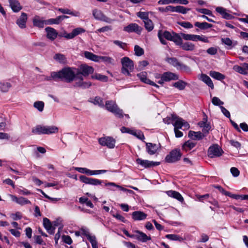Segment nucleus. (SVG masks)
<instances>
[{"label":"nucleus","instance_id":"obj_1","mask_svg":"<svg viewBox=\"0 0 248 248\" xmlns=\"http://www.w3.org/2000/svg\"><path fill=\"white\" fill-rule=\"evenodd\" d=\"M75 69L74 68L68 67L57 72L58 79L63 80L68 83H70L75 79L76 80L77 76L74 71Z\"/></svg>","mask_w":248,"mask_h":248},{"label":"nucleus","instance_id":"obj_2","mask_svg":"<svg viewBox=\"0 0 248 248\" xmlns=\"http://www.w3.org/2000/svg\"><path fill=\"white\" fill-rule=\"evenodd\" d=\"M172 119L176 120V121L173 124L174 126V131L176 138H181L183 136L182 132L179 130V129L183 130L188 129L189 127V124L183 120L182 118L177 117L176 116H172Z\"/></svg>","mask_w":248,"mask_h":248},{"label":"nucleus","instance_id":"obj_3","mask_svg":"<svg viewBox=\"0 0 248 248\" xmlns=\"http://www.w3.org/2000/svg\"><path fill=\"white\" fill-rule=\"evenodd\" d=\"M59 131L58 127L54 125H38L32 129V132L35 134H53L57 133Z\"/></svg>","mask_w":248,"mask_h":248},{"label":"nucleus","instance_id":"obj_4","mask_svg":"<svg viewBox=\"0 0 248 248\" xmlns=\"http://www.w3.org/2000/svg\"><path fill=\"white\" fill-rule=\"evenodd\" d=\"M105 107L107 110L114 114L116 117L120 118L123 117V110L118 107L115 101L113 100L107 101Z\"/></svg>","mask_w":248,"mask_h":248},{"label":"nucleus","instance_id":"obj_5","mask_svg":"<svg viewBox=\"0 0 248 248\" xmlns=\"http://www.w3.org/2000/svg\"><path fill=\"white\" fill-rule=\"evenodd\" d=\"M122 73L126 76H131L130 72L134 69L133 62L128 57H124L121 59Z\"/></svg>","mask_w":248,"mask_h":248},{"label":"nucleus","instance_id":"obj_6","mask_svg":"<svg viewBox=\"0 0 248 248\" xmlns=\"http://www.w3.org/2000/svg\"><path fill=\"white\" fill-rule=\"evenodd\" d=\"M182 155L179 149L172 150L165 157V160L168 163H174L180 159Z\"/></svg>","mask_w":248,"mask_h":248},{"label":"nucleus","instance_id":"obj_7","mask_svg":"<svg viewBox=\"0 0 248 248\" xmlns=\"http://www.w3.org/2000/svg\"><path fill=\"white\" fill-rule=\"evenodd\" d=\"M166 61L178 70H183L186 72L189 71V68L188 66L179 62V61L175 58H166Z\"/></svg>","mask_w":248,"mask_h":248},{"label":"nucleus","instance_id":"obj_8","mask_svg":"<svg viewBox=\"0 0 248 248\" xmlns=\"http://www.w3.org/2000/svg\"><path fill=\"white\" fill-rule=\"evenodd\" d=\"M223 153V150L217 144H214L210 146L208 150V155L210 158L219 157Z\"/></svg>","mask_w":248,"mask_h":248},{"label":"nucleus","instance_id":"obj_9","mask_svg":"<svg viewBox=\"0 0 248 248\" xmlns=\"http://www.w3.org/2000/svg\"><path fill=\"white\" fill-rule=\"evenodd\" d=\"M179 79V76L175 73L171 72H166L162 74V79L158 81V83L163 84L165 82L176 80Z\"/></svg>","mask_w":248,"mask_h":248},{"label":"nucleus","instance_id":"obj_10","mask_svg":"<svg viewBox=\"0 0 248 248\" xmlns=\"http://www.w3.org/2000/svg\"><path fill=\"white\" fill-rule=\"evenodd\" d=\"M99 144L103 146H107L108 148L113 149L115 145V140L110 137H104L98 139Z\"/></svg>","mask_w":248,"mask_h":248},{"label":"nucleus","instance_id":"obj_11","mask_svg":"<svg viewBox=\"0 0 248 248\" xmlns=\"http://www.w3.org/2000/svg\"><path fill=\"white\" fill-rule=\"evenodd\" d=\"M94 69L93 67L87 65L86 64H82L79 67V71L77 72V76L87 77L90 74L93 73Z\"/></svg>","mask_w":248,"mask_h":248},{"label":"nucleus","instance_id":"obj_12","mask_svg":"<svg viewBox=\"0 0 248 248\" xmlns=\"http://www.w3.org/2000/svg\"><path fill=\"white\" fill-rule=\"evenodd\" d=\"M93 15L95 18L105 22L107 23L111 24L114 19H112L109 17H107L103 14V13L100 10H94L93 11Z\"/></svg>","mask_w":248,"mask_h":248},{"label":"nucleus","instance_id":"obj_13","mask_svg":"<svg viewBox=\"0 0 248 248\" xmlns=\"http://www.w3.org/2000/svg\"><path fill=\"white\" fill-rule=\"evenodd\" d=\"M79 180L86 184L91 185L93 186H97L100 185L103 182L102 181H101L97 179L89 178L84 175H81L79 177Z\"/></svg>","mask_w":248,"mask_h":248},{"label":"nucleus","instance_id":"obj_14","mask_svg":"<svg viewBox=\"0 0 248 248\" xmlns=\"http://www.w3.org/2000/svg\"><path fill=\"white\" fill-rule=\"evenodd\" d=\"M137 77L140 78L141 82L145 84L155 86L157 88L159 87L158 85L147 78V73L146 72H141L138 74Z\"/></svg>","mask_w":248,"mask_h":248},{"label":"nucleus","instance_id":"obj_15","mask_svg":"<svg viewBox=\"0 0 248 248\" xmlns=\"http://www.w3.org/2000/svg\"><path fill=\"white\" fill-rule=\"evenodd\" d=\"M75 86L80 87L82 89L88 88L92 85V83L90 81H83V78L82 76H77Z\"/></svg>","mask_w":248,"mask_h":248},{"label":"nucleus","instance_id":"obj_16","mask_svg":"<svg viewBox=\"0 0 248 248\" xmlns=\"http://www.w3.org/2000/svg\"><path fill=\"white\" fill-rule=\"evenodd\" d=\"M136 162L137 164L140 165L144 168H150L156 166L160 164L159 162H154L149 161L148 160H142L140 158L137 159Z\"/></svg>","mask_w":248,"mask_h":248},{"label":"nucleus","instance_id":"obj_17","mask_svg":"<svg viewBox=\"0 0 248 248\" xmlns=\"http://www.w3.org/2000/svg\"><path fill=\"white\" fill-rule=\"evenodd\" d=\"M160 148L159 144L146 142V149L147 152L150 155L156 154Z\"/></svg>","mask_w":248,"mask_h":248},{"label":"nucleus","instance_id":"obj_18","mask_svg":"<svg viewBox=\"0 0 248 248\" xmlns=\"http://www.w3.org/2000/svg\"><path fill=\"white\" fill-rule=\"evenodd\" d=\"M233 69L240 74L247 75L248 73V63H243L241 65H234Z\"/></svg>","mask_w":248,"mask_h":248},{"label":"nucleus","instance_id":"obj_19","mask_svg":"<svg viewBox=\"0 0 248 248\" xmlns=\"http://www.w3.org/2000/svg\"><path fill=\"white\" fill-rule=\"evenodd\" d=\"M27 15L25 13H22L20 16L17 19L16 24L21 29L25 28L27 21Z\"/></svg>","mask_w":248,"mask_h":248},{"label":"nucleus","instance_id":"obj_20","mask_svg":"<svg viewBox=\"0 0 248 248\" xmlns=\"http://www.w3.org/2000/svg\"><path fill=\"white\" fill-rule=\"evenodd\" d=\"M216 11L222 16V17L226 19H231L233 18V16L227 13V10L222 7H217L216 8Z\"/></svg>","mask_w":248,"mask_h":248},{"label":"nucleus","instance_id":"obj_21","mask_svg":"<svg viewBox=\"0 0 248 248\" xmlns=\"http://www.w3.org/2000/svg\"><path fill=\"white\" fill-rule=\"evenodd\" d=\"M147 217V215L146 214L140 211H134L132 213V217L133 219L136 221L145 220Z\"/></svg>","mask_w":248,"mask_h":248},{"label":"nucleus","instance_id":"obj_22","mask_svg":"<svg viewBox=\"0 0 248 248\" xmlns=\"http://www.w3.org/2000/svg\"><path fill=\"white\" fill-rule=\"evenodd\" d=\"M43 226L49 234H54L55 228L52 226L50 221L47 218H43Z\"/></svg>","mask_w":248,"mask_h":248},{"label":"nucleus","instance_id":"obj_23","mask_svg":"<svg viewBox=\"0 0 248 248\" xmlns=\"http://www.w3.org/2000/svg\"><path fill=\"white\" fill-rule=\"evenodd\" d=\"M188 137L193 140H199L202 139L205 136L201 132L190 131L188 134Z\"/></svg>","mask_w":248,"mask_h":248},{"label":"nucleus","instance_id":"obj_24","mask_svg":"<svg viewBox=\"0 0 248 248\" xmlns=\"http://www.w3.org/2000/svg\"><path fill=\"white\" fill-rule=\"evenodd\" d=\"M141 30V28L136 23H131L124 28V31L128 32H136L139 33Z\"/></svg>","mask_w":248,"mask_h":248},{"label":"nucleus","instance_id":"obj_25","mask_svg":"<svg viewBox=\"0 0 248 248\" xmlns=\"http://www.w3.org/2000/svg\"><path fill=\"white\" fill-rule=\"evenodd\" d=\"M9 2L11 9L15 13L18 12L22 8V6L17 0H9Z\"/></svg>","mask_w":248,"mask_h":248},{"label":"nucleus","instance_id":"obj_26","mask_svg":"<svg viewBox=\"0 0 248 248\" xmlns=\"http://www.w3.org/2000/svg\"><path fill=\"white\" fill-rule=\"evenodd\" d=\"M47 33V37L51 40H54L58 35V32L53 28L47 27L45 29Z\"/></svg>","mask_w":248,"mask_h":248},{"label":"nucleus","instance_id":"obj_27","mask_svg":"<svg viewBox=\"0 0 248 248\" xmlns=\"http://www.w3.org/2000/svg\"><path fill=\"white\" fill-rule=\"evenodd\" d=\"M68 16H60L56 18H51L46 20L47 24H59L65 18H68Z\"/></svg>","mask_w":248,"mask_h":248},{"label":"nucleus","instance_id":"obj_28","mask_svg":"<svg viewBox=\"0 0 248 248\" xmlns=\"http://www.w3.org/2000/svg\"><path fill=\"white\" fill-rule=\"evenodd\" d=\"M135 238L142 242H146L151 239L150 236H147L145 233L139 231H135Z\"/></svg>","mask_w":248,"mask_h":248},{"label":"nucleus","instance_id":"obj_29","mask_svg":"<svg viewBox=\"0 0 248 248\" xmlns=\"http://www.w3.org/2000/svg\"><path fill=\"white\" fill-rule=\"evenodd\" d=\"M166 192L169 197L175 198L181 202H183L184 201V199L181 194L177 191L169 190Z\"/></svg>","mask_w":248,"mask_h":248},{"label":"nucleus","instance_id":"obj_30","mask_svg":"<svg viewBox=\"0 0 248 248\" xmlns=\"http://www.w3.org/2000/svg\"><path fill=\"white\" fill-rule=\"evenodd\" d=\"M84 54L85 57L90 60H91V61L95 62H100V56H97L96 55L93 54L92 52L87 51H86L84 52Z\"/></svg>","mask_w":248,"mask_h":248},{"label":"nucleus","instance_id":"obj_31","mask_svg":"<svg viewBox=\"0 0 248 248\" xmlns=\"http://www.w3.org/2000/svg\"><path fill=\"white\" fill-rule=\"evenodd\" d=\"M89 101L95 105H98L101 108L105 107L103 99L100 97L96 96L94 98H91Z\"/></svg>","mask_w":248,"mask_h":248},{"label":"nucleus","instance_id":"obj_32","mask_svg":"<svg viewBox=\"0 0 248 248\" xmlns=\"http://www.w3.org/2000/svg\"><path fill=\"white\" fill-rule=\"evenodd\" d=\"M33 25L39 28H43L45 24L46 23V21L41 19L38 16H35L33 19Z\"/></svg>","mask_w":248,"mask_h":248},{"label":"nucleus","instance_id":"obj_33","mask_svg":"<svg viewBox=\"0 0 248 248\" xmlns=\"http://www.w3.org/2000/svg\"><path fill=\"white\" fill-rule=\"evenodd\" d=\"M200 79L212 89H214V84L210 77L205 74H202Z\"/></svg>","mask_w":248,"mask_h":248},{"label":"nucleus","instance_id":"obj_34","mask_svg":"<svg viewBox=\"0 0 248 248\" xmlns=\"http://www.w3.org/2000/svg\"><path fill=\"white\" fill-rule=\"evenodd\" d=\"M181 34L176 33L173 32V35L171 41H173L176 45L180 46L182 45V39Z\"/></svg>","mask_w":248,"mask_h":248},{"label":"nucleus","instance_id":"obj_35","mask_svg":"<svg viewBox=\"0 0 248 248\" xmlns=\"http://www.w3.org/2000/svg\"><path fill=\"white\" fill-rule=\"evenodd\" d=\"M196 143L195 142H193L191 140H188L185 142L182 146V149L183 150L187 152L192 148H193Z\"/></svg>","mask_w":248,"mask_h":248},{"label":"nucleus","instance_id":"obj_36","mask_svg":"<svg viewBox=\"0 0 248 248\" xmlns=\"http://www.w3.org/2000/svg\"><path fill=\"white\" fill-rule=\"evenodd\" d=\"M210 76L216 79L221 80L225 78V76L218 72L211 71L209 73Z\"/></svg>","mask_w":248,"mask_h":248},{"label":"nucleus","instance_id":"obj_37","mask_svg":"<svg viewBox=\"0 0 248 248\" xmlns=\"http://www.w3.org/2000/svg\"><path fill=\"white\" fill-rule=\"evenodd\" d=\"M53 58L55 60L61 63H66L67 60L65 56L62 54L58 53L55 54Z\"/></svg>","mask_w":248,"mask_h":248},{"label":"nucleus","instance_id":"obj_38","mask_svg":"<svg viewBox=\"0 0 248 248\" xmlns=\"http://www.w3.org/2000/svg\"><path fill=\"white\" fill-rule=\"evenodd\" d=\"M11 87L12 85L10 82H0V90L3 93L7 92Z\"/></svg>","mask_w":248,"mask_h":248},{"label":"nucleus","instance_id":"obj_39","mask_svg":"<svg viewBox=\"0 0 248 248\" xmlns=\"http://www.w3.org/2000/svg\"><path fill=\"white\" fill-rule=\"evenodd\" d=\"M180 46L183 50L186 51H192L195 48L194 45L190 42H186L184 44L182 43V45H181Z\"/></svg>","mask_w":248,"mask_h":248},{"label":"nucleus","instance_id":"obj_40","mask_svg":"<svg viewBox=\"0 0 248 248\" xmlns=\"http://www.w3.org/2000/svg\"><path fill=\"white\" fill-rule=\"evenodd\" d=\"M195 26L202 30L207 29L211 28L213 26L212 24H209L205 22L202 23L196 22L195 23Z\"/></svg>","mask_w":248,"mask_h":248},{"label":"nucleus","instance_id":"obj_41","mask_svg":"<svg viewBox=\"0 0 248 248\" xmlns=\"http://www.w3.org/2000/svg\"><path fill=\"white\" fill-rule=\"evenodd\" d=\"M92 78L103 82H107L108 80V77L98 73L92 76Z\"/></svg>","mask_w":248,"mask_h":248},{"label":"nucleus","instance_id":"obj_42","mask_svg":"<svg viewBox=\"0 0 248 248\" xmlns=\"http://www.w3.org/2000/svg\"><path fill=\"white\" fill-rule=\"evenodd\" d=\"M181 35L182 38L185 40L196 41L197 35H196V34H185V33H181Z\"/></svg>","mask_w":248,"mask_h":248},{"label":"nucleus","instance_id":"obj_43","mask_svg":"<svg viewBox=\"0 0 248 248\" xmlns=\"http://www.w3.org/2000/svg\"><path fill=\"white\" fill-rule=\"evenodd\" d=\"M107 171V170H92L87 168L85 174H87L89 175H94L104 173Z\"/></svg>","mask_w":248,"mask_h":248},{"label":"nucleus","instance_id":"obj_44","mask_svg":"<svg viewBox=\"0 0 248 248\" xmlns=\"http://www.w3.org/2000/svg\"><path fill=\"white\" fill-rule=\"evenodd\" d=\"M187 83L183 80H179L175 82L173 86L180 90L185 89Z\"/></svg>","mask_w":248,"mask_h":248},{"label":"nucleus","instance_id":"obj_45","mask_svg":"<svg viewBox=\"0 0 248 248\" xmlns=\"http://www.w3.org/2000/svg\"><path fill=\"white\" fill-rule=\"evenodd\" d=\"M85 30L84 29L82 28H77L76 29H74L71 32V35L72 36V39L74 38L76 36L78 35V34H80L82 33H84L85 32Z\"/></svg>","mask_w":248,"mask_h":248},{"label":"nucleus","instance_id":"obj_46","mask_svg":"<svg viewBox=\"0 0 248 248\" xmlns=\"http://www.w3.org/2000/svg\"><path fill=\"white\" fill-rule=\"evenodd\" d=\"M158 32H160L161 35L167 40L171 41L173 35V32L170 33L168 31H162L160 30Z\"/></svg>","mask_w":248,"mask_h":248},{"label":"nucleus","instance_id":"obj_47","mask_svg":"<svg viewBox=\"0 0 248 248\" xmlns=\"http://www.w3.org/2000/svg\"><path fill=\"white\" fill-rule=\"evenodd\" d=\"M56 10H58L59 11H60V12H61L62 14H68V15H72L73 16H78V12H76V13H75L74 12L71 11V10H70L69 9H67V8H65V9L56 8Z\"/></svg>","mask_w":248,"mask_h":248},{"label":"nucleus","instance_id":"obj_48","mask_svg":"<svg viewBox=\"0 0 248 248\" xmlns=\"http://www.w3.org/2000/svg\"><path fill=\"white\" fill-rule=\"evenodd\" d=\"M145 27L148 31H151L154 29L153 22L149 19L144 21Z\"/></svg>","mask_w":248,"mask_h":248},{"label":"nucleus","instance_id":"obj_49","mask_svg":"<svg viewBox=\"0 0 248 248\" xmlns=\"http://www.w3.org/2000/svg\"><path fill=\"white\" fill-rule=\"evenodd\" d=\"M102 61L107 64H114V60L113 58L108 56H100V61Z\"/></svg>","mask_w":248,"mask_h":248},{"label":"nucleus","instance_id":"obj_50","mask_svg":"<svg viewBox=\"0 0 248 248\" xmlns=\"http://www.w3.org/2000/svg\"><path fill=\"white\" fill-rule=\"evenodd\" d=\"M87 239L91 243L93 248H97V242L96 241V237L94 235H91Z\"/></svg>","mask_w":248,"mask_h":248},{"label":"nucleus","instance_id":"obj_51","mask_svg":"<svg viewBox=\"0 0 248 248\" xmlns=\"http://www.w3.org/2000/svg\"><path fill=\"white\" fill-rule=\"evenodd\" d=\"M189 10V9H186L182 6H177L175 7L174 12L185 14H186Z\"/></svg>","mask_w":248,"mask_h":248},{"label":"nucleus","instance_id":"obj_52","mask_svg":"<svg viewBox=\"0 0 248 248\" xmlns=\"http://www.w3.org/2000/svg\"><path fill=\"white\" fill-rule=\"evenodd\" d=\"M58 74L57 72H52L50 74V76H46L44 78V80L51 81L52 80H56L58 79Z\"/></svg>","mask_w":248,"mask_h":248},{"label":"nucleus","instance_id":"obj_53","mask_svg":"<svg viewBox=\"0 0 248 248\" xmlns=\"http://www.w3.org/2000/svg\"><path fill=\"white\" fill-rule=\"evenodd\" d=\"M33 106L39 111H42L44 108V103L42 101H37L34 103Z\"/></svg>","mask_w":248,"mask_h":248},{"label":"nucleus","instance_id":"obj_54","mask_svg":"<svg viewBox=\"0 0 248 248\" xmlns=\"http://www.w3.org/2000/svg\"><path fill=\"white\" fill-rule=\"evenodd\" d=\"M137 16L144 21L149 19L148 12H139L137 13Z\"/></svg>","mask_w":248,"mask_h":248},{"label":"nucleus","instance_id":"obj_55","mask_svg":"<svg viewBox=\"0 0 248 248\" xmlns=\"http://www.w3.org/2000/svg\"><path fill=\"white\" fill-rule=\"evenodd\" d=\"M18 204L23 206L26 204H31V202L23 197H19Z\"/></svg>","mask_w":248,"mask_h":248},{"label":"nucleus","instance_id":"obj_56","mask_svg":"<svg viewBox=\"0 0 248 248\" xmlns=\"http://www.w3.org/2000/svg\"><path fill=\"white\" fill-rule=\"evenodd\" d=\"M135 53L137 56H140L144 53L143 49L138 45L134 47Z\"/></svg>","mask_w":248,"mask_h":248},{"label":"nucleus","instance_id":"obj_57","mask_svg":"<svg viewBox=\"0 0 248 248\" xmlns=\"http://www.w3.org/2000/svg\"><path fill=\"white\" fill-rule=\"evenodd\" d=\"M226 196H228L232 198H233L235 200L240 199L241 200H243V195H237V194H233L230 193H226Z\"/></svg>","mask_w":248,"mask_h":248},{"label":"nucleus","instance_id":"obj_58","mask_svg":"<svg viewBox=\"0 0 248 248\" xmlns=\"http://www.w3.org/2000/svg\"><path fill=\"white\" fill-rule=\"evenodd\" d=\"M166 238H168L169 239H170L171 240H179L181 241L182 238L179 236L177 235L173 234H167L166 236Z\"/></svg>","mask_w":248,"mask_h":248},{"label":"nucleus","instance_id":"obj_59","mask_svg":"<svg viewBox=\"0 0 248 248\" xmlns=\"http://www.w3.org/2000/svg\"><path fill=\"white\" fill-rule=\"evenodd\" d=\"M59 36L61 37H64L67 39H72V36L71 33H67L65 31H63L60 33Z\"/></svg>","mask_w":248,"mask_h":248},{"label":"nucleus","instance_id":"obj_60","mask_svg":"<svg viewBox=\"0 0 248 248\" xmlns=\"http://www.w3.org/2000/svg\"><path fill=\"white\" fill-rule=\"evenodd\" d=\"M197 11L200 13H202V14L207 15L208 16H213L212 12L207 9H205V8L197 9Z\"/></svg>","mask_w":248,"mask_h":248},{"label":"nucleus","instance_id":"obj_61","mask_svg":"<svg viewBox=\"0 0 248 248\" xmlns=\"http://www.w3.org/2000/svg\"><path fill=\"white\" fill-rule=\"evenodd\" d=\"M212 103L215 106H220L224 104L218 97H214L212 100Z\"/></svg>","mask_w":248,"mask_h":248},{"label":"nucleus","instance_id":"obj_62","mask_svg":"<svg viewBox=\"0 0 248 248\" xmlns=\"http://www.w3.org/2000/svg\"><path fill=\"white\" fill-rule=\"evenodd\" d=\"M200 41L204 43H209L208 38L204 35H197L196 41Z\"/></svg>","mask_w":248,"mask_h":248},{"label":"nucleus","instance_id":"obj_63","mask_svg":"<svg viewBox=\"0 0 248 248\" xmlns=\"http://www.w3.org/2000/svg\"><path fill=\"white\" fill-rule=\"evenodd\" d=\"M149 64L148 62L147 61H142L140 62L139 63V66L138 69L139 70H142L143 68Z\"/></svg>","mask_w":248,"mask_h":248},{"label":"nucleus","instance_id":"obj_64","mask_svg":"<svg viewBox=\"0 0 248 248\" xmlns=\"http://www.w3.org/2000/svg\"><path fill=\"white\" fill-rule=\"evenodd\" d=\"M211 129V126L209 123H207L203 127L202 132L203 134L206 136L208 133L209 130Z\"/></svg>","mask_w":248,"mask_h":248}]
</instances>
